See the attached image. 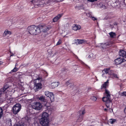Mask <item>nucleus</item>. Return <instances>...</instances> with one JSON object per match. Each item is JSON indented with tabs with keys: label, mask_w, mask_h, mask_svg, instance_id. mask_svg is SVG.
Segmentation results:
<instances>
[{
	"label": "nucleus",
	"mask_w": 126,
	"mask_h": 126,
	"mask_svg": "<svg viewBox=\"0 0 126 126\" xmlns=\"http://www.w3.org/2000/svg\"><path fill=\"white\" fill-rule=\"evenodd\" d=\"M39 122L41 126H49L50 120L48 113L44 112L42 114Z\"/></svg>",
	"instance_id": "nucleus-1"
},
{
	"label": "nucleus",
	"mask_w": 126,
	"mask_h": 126,
	"mask_svg": "<svg viewBox=\"0 0 126 126\" xmlns=\"http://www.w3.org/2000/svg\"><path fill=\"white\" fill-rule=\"evenodd\" d=\"M27 30L29 33L32 35H36L40 33V30L39 29L34 25H32L29 26Z\"/></svg>",
	"instance_id": "nucleus-2"
},
{
	"label": "nucleus",
	"mask_w": 126,
	"mask_h": 126,
	"mask_svg": "<svg viewBox=\"0 0 126 126\" xmlns=\"http://www.w3.org/2000/svg\"><path fill=\"white\" fill-rule=\"evenodd\" d=\"M105 92L106 96L103 97L102 100L103 101L106 102V106L107 108H109L110 107L109 103L111 102L110 98V94L109 92L106 89H105Z\"/></svg>",
	"instance_id": "nucleus-3"
},
{
	"label": "nucleus",
	"mask_w": 126,
	"mask_h": 126,
	"mask_svg": "<svg viewBox=\"0 0 126 126\" xmlns=\"http://www.w3.org/2000/svg\"><path fill=\"white\" fill-rule=\"evenodd\" d=\"M41 80V78H38L34 81V83L33 89L35 92L37 91L42 87V85L40 83Z\"/></svg>",
	"instance_id": "nucleus-4"
},
{
	"label": "nucleus",
	"mask_w": 126,
	"mask_h": 126,
	"mask_svg": "<svg viewBox=\"0 0 126 126\" xmlns=\"http://www.w3.org/2000/svg\"><path fill=\"white\" fill-rule=\"evenodd\" d=\"M21 108V106L20 104L16 103L13 107V112L14 114H16L20 111Z\"/></svg>",
	"instance_id": "nucleus-5"
},
{
	"label": "nucleus",
	"mask_w": 126,
	"mask_h": 126,
	"mask_svg": "<svg viewBox=\"0 0 126 126\" xmlns=\"http://www.w3.org/2000/svg\"><path fill=\"white\" fill-rule=\"evenodd\" d=\"M42 107V105L41 104L38 102H35L32 104V108L36 110H40Z\"/></svg>",
	"instance_id": "nucleus-6"
},
{
	"label": "nucleus",
	"mask_w": 126,
	"mask_h": 126,
	"mask_svg": "<svg viewBox=\"0 0 126 126\" xmlns=\"http://www.w3.org/2000/svg\"><path fill=\"white\" fill-rule=\"evenodd\" d=\"M39 100L41 101L42 103L46 107L47 106V99L45 98V97L43 96H41L39 97Z\"/></svg>",
	"instance_id": "nucleus-7"
},
{
	"label": "nucleus",
	"mask_w": 126,
	"mask_h": 126,
	"mask_svg": "<svg viewBox=\"0 0 126 126\" xmlns=\"http://www.w3.org/2000/svg\"><path fill=\"white\" fill-rule=\"evenodd\" d=\"M111 44L110 41H108L104 43H102L101 46L103 48H108Z\"/></svg>",
	"instance_id": "nucleus-8"
},
{
	"label": "nucleus",
	"mask_w": 126,
	"mask_h": 126,
	"mask_svg": "<svg viewBox=\"0 0 126 126\" xmlns=\"http://www.w3.org/2000/svg\"><path fill=\"white\" fill-rule=\"evenodd\" d=\"M74 41L75 42L74 44H76L77 43V42H78L79 44H81L83 43H85L87 42L86 41L84 40H79L78 39L77 40H75Z\"/></svg>",
	"instance_id": "nucleus-9"
},
{
	"label": "nucleus",
	"mask_w": 126,
	"mask_h": 126,
	"mask_svg": "<svg viewBox=\"0 0 126 126\" xmlns=\"http://www.w3.org/2000/svg\"><path fill=\"white\" fill-rule=\"evenodd\" d=\"M62 14L58 15L53 19V22H57L62 16Z\"/></svg>",
	"instance_id": "nucleus-10"
},
{
	"label": "nucleus",
	"mask_w": 126,
	"mask_h": 126,
	"mask_svg": "<svg viewBox=\"0 0 126 126\" xmlns=\"http://www.w3.org/2000/svg\"><path fill=\"white\" fill-rule=\"evenodd\" d=\"M119 55L125 58V56L126 54V52L122 50H120L119 52Z\"/></svg>",
	"instance_id": "nucleus-11"
},
{
	"label": "nucleus",
	"mask_w": 126,
	"mask_h": 126,
	"mask_svg": "<svg viewBox=\"0 0 126 126\" xmlns=\"http://www.w3.org/2000/svg\"><path fill=\"white\" fill-rule=\"evenodd\" d=\"M73 27V29L75 31L80 30L81 28V26L79 25L74 24Z\"/></svg>",
	"instance_id": "nucleus-12"
},
{
	"label": "nucleus",
	"mask_w": 126,
	"mask_h": 126,
	"mask_svg": "<svg viewBox=\"0 0 126 126\" xmlns=\"http://www.w3.org/2000/svg\"><path fill=\"white\" fill-rule=\"evenodd\" d=\"M58 82H54L51 83V87L52 88H54L57 87L59 85Z\"/></svg>",
	"instance_id": "nucleus-13"
},
{
	"label": "nucleus",
	"mask_w": 126,
	"mask_h": 126,
	"mask_svg": "<svg viewBox=\"0 0 126 126\" xmlns=\"http://www.w3.org/2000/svg\"><path fill=\"white\" fill-rule=\"evenodd\" d=\"M115 64L118 65L121 63V59L120 58H118L115 60Z\"/></svg>",
	"instance_id": "nucleus-14"
},
{
	"label": "nucleus",
	"mask_w": 126,
	"mask_h": 126,
	"mask_svg": "<svg viewBox=\"0 0 126 126\" xmlns=\"http://www.w3.org/2000/svg\"><path fill=\"white\" fill-rule=\"evenodd\" d=\"M12 33L10 31H9L7 30H6L3 34V36H5L9 34L10 35Z\"/></svg>",
	"instance_id": "nucleus-15"
},
{
	"label": "nucleus",
	"mask_w": 126,
	"mask_h": 126,
	"mask_svg": "<svg viewBox=\"0 0 126 126\" xmlns=\"http://www.w3.org/2000/svg\"><path fill=\"white\" fill-rule=\"evenodd\" d=\"M110 37L112 38H114L116 36V34L115 33L111 32L109 33Z\"/></svg>",
	"instance_id": "nucleus-16"
},
{
	"label": "nucleus",
	"mask_w": 126,
	"mask_h": 126,
	"mask_svg": "<svg viewBox=\"0 0 126 126\" xmlns=\"http://www.w3.org/2000/svg\"><path fill=\"white\" fill-rule=\"evenodd\" d=\"M50 28L49 27H46L45 26L43 30V31L44 32H46L47 31H48Z\"/></svg>",
	"instance_id": "nucleus-17"
},
{
	"label": "nucleus",
	"mask_w": 126,
	"mask_h": 126,
	"mask_svg": "<svg viewBox=\"0 0 126 126\" xmlns=\"http://www.w3.org/2000/svg\"><path fill=\"white\" fill-rule=\"evenodd\" d=\"M83 116L81 114L79 115V116L77 122H81L83 120Z\"/></svg>",
	"instance_id": "nucleus-18"
},
{
	"label": "nucleus",
	"mask_w": 126,
	"mask_h": 126,
	"mask_svg": "<svg viewBox=\"0 0 126 126\" xmlns=\"http://www.w3.org/2000/svg\"><path fill=\"white\" fill-rule=\"evenodd\" d=\"M9 87V86L7 83H5L4 86L1 89H3L4 91Z\"/></svg>",
	"instance_id": "nucleus-19"
},
{
	"label": "nucleus",
	"mask_w": 126,
	"mask_h": 126,
	"mask_svg": "<svg viewBox=\"0 0 126 126\" xmlns=\"http://www.w3.org/2000/svg\"><path fill=\"white\" fill-rule=\"evenodd\" d=\"M108 83V80L107 81L105 82L103 84V85L101 86V89L104 88H105L107 85V84Z\"/></svg>",
	"instance_id": "nucleus-20"
},
{
	"label": "nucleus",
	"mask_w": 126,
	"mask_h": 126,
	"mask_svg": "<svg viewBox=\"0 0 126 126\" xmlns=\"http://www.w3.org/2000/svg\"><path fill=\"white\" fill-rule=\"evenodd\" d=\"M52 92H50L48 91H46L45 92V94L47 97H49L52 94Z\"/></svg>",
	"instance_id": "nucleus-21"
},
{
	"label": "nucleus",
	"mask_w": 126,
	"mask_h": 126,
	"mask_svg": "<svg viewBox=\"0 0 126 126\" xmlns=\"http://www.w3.org/2000/svg\"><path fill=\"white\" fill-rule=\"evenodd\" d=\"M50 99V100L51 102H53L54 100V95L53 94V93H52V94L51 95H50L49 97Z\"/></svg>",
	"instance_id": "nucleus-22"
},
{
	"label": "nucleus",
	"mask_w": 126,
	"mask_h": 126,
	"mask_svg": "<svg viewBox=\"0 0 126 126\" xmlns=\"http://www.w3.org/2000/svg\"><path fill=\"white\" fill-rule=\"evenodd\" d=\"M65 84L67 86H68V85H69L70 86H73V84L70 83V82L68 80L65 83Z\"/></svg>",
	"instance_id": "nucleus-23"
},
{
	"label": "nucleus",
	"mask_w": 126,
	"mask_h": 126,
	"mask_svg": "<svg viewBox=\"0 0 126 126\" xmlns=\"http://www.w3.org/2000/svg\"><path fill=\"white\" fill-rule=\"evenodd\" d=\"M45 24H40L38 26V27H38V28L39 29V30H40V29H43V28L45 26Z\"/></svg>",
	"instance_id": "nucleus-24"
},
{
	"label": "nucleus",
	"mask_w": 126,
	"mask_h": 126,
	"mask_svg": "<svg viewBox=\"0 0 126 126\" xmlns=\"http://www.w3.org/2000/svg\"><path fill=\"white\" fill-rule=\"evenodd\" d=\"M110 70V68H106L104 69L102 71V72H103V71H104L106 74L108 73L110 74L109 70Z\"/></svg>",
	"instance_id": "nucleus-25"
},
{
	"label": "nucleus",
	"mask_w": 126,
	"mask_h": 126,
	"mask_svg": "<svg viewBox=\"0 0 126 126\" xmlns=\"http://www.w3.org/2000/svg\"><path fill=\"white\" fill-rule=\"evenodd\" d=\"M116 121V119H111L110 120L109 122L111 124H113Z\"/></svg>",
	"instance_id": "nucleus-26"
},
{
	"label": "nucleus",
	"mask_w": 126,
	"mask_h": 126,
	"mask_svg": "<svg viewBox=\"0 0 126 126\" xmlns=\"http://www.w3.org/2000/svg\"><path fill=\"white\" fill-rule=\"evenodd\" d=\"M3 114V110L2 108L0 107V119L1 118Z\"/></svg>",
	"instance_id": "nucleus-27"
},
{
	"label": "nucleus",
	"mask_w": 126,
	"mask_h": 126,
	"mask_svg": "<svg viewBox=\"0 0 126 126\" xmlns=\"http://www.w3.org/2000/svg\"><path fill=\"white\" fill-rule=\"evenodd\" d=\"M14 126H24V125L22 123L18 122Z\"/></svg>",
	"instance_id": "nucleus-28"
},
{
	"label": "nucleus",
	"mask_w": 126,
	"mask_h": 126,
	"mask_svg": "<svg viewBox=\"0 0 126 126\" xmlns=\"http://www.w3.org/2000/svg\"><path fill=\"white\" fill-rule=\"evenodd\" d=\"M18 70V68L15 67L13 70H12L11 71V73L12 72H16Z\"/></svg>",
	"instance_id": "nucleus-29"
},
{
	"label": "nucleus",
	"mask_w": 126,
	"mask_h": 126,
	"mask_svg": "<svg viewBox=\"0 0 126 126\" xmlns=\"http://www.w3.org/2000/svg\"><path fill=\"white\" fill-rule=\"evenodd\" d=\"M100 5V7L102 8L103 9H106V7L105 6V5L102 4V3L99 4Z\"/></svg>",
	"instance_id": "nucleus-30"
},
{
	"label": "nucleus",
	"mask_w": 126,
	"mask_h": 126,
	"mask_svg": "<svg viewBox=\"0 0 126 126\" xmlns=\"http://www.w3.org/2000/svg\"><path fill=\"white\" fill-rule=\"evenodd\" d=\"M4 90L3 89L1 88L0 90V96L1 95L3 94L4 93Z\"/></svg>",
	"instance_id": "nucleus-31"
},
{
	"label": "nucleus",
	"mask_w": 126,
	"mask_h": 126,
	"mask_svg": "<svg viewBox=\"0 0 126 126\" xmlns=\"http://www.w3.org/2000/svg\"><path fill=\"white\" fill-rule=\"evenodd\" d=\"M112 75L114 77L116 78L117 79H118L119 78L118 77L117 75V74H116L114 73H112Z\"/></svg>",
	"instance_id": "nucleus-32"
},
{
	"label": "nucleus",
	"mask_w": 126,
	"mask_h": 126,
	"mask_svg": "<svg viewBox=\"0 0 126 126\" xmlns=\"http://www.w3.org/2000/svg\"><path fill=\"white\" fill-rule=\"evenodd\" d=\"M62 42L61 40V39H60L57 42V44L56 45H59Z\"/></svg>",
	"instance_id": "nucleus-33"
},
{
	"label": "nucleus",
	"mask_w": 126,
	"mask_h": 126,
	"mask_svg": "<svg viewBox=\"0 0 126 126\" xmlns=\"http://www.w3.org/2000/svg\"><path fill=\"white\" fill-rule=\"evenodd\" d=\"M91 98L92 100H93L94 101H95L96 99V98L94 96L92 97Z\"/></svg>",
	"instance_id": "nucleus-34"
},
{
	"label": "nucleus",
	"mask_w": 126,
	"mask_h": 126,
	"mask_svg": "<svg viewBox=\"0 0 126 126\" xmlns=\"http://www.w3.org/2000/svg\"><path fill=\"white\" fill-rule=\"evenodd\" d=\"M126 60H125V59L124 58H122L121 59V63H122L123 62L126 61Z\"/></svg>",
	"instance_id": "nucleus-35"
},
{
	"label": "nucleus",
	"mask_w": 126,
	"mask_h": 126,
	"mask_svg": "<svg viewBox=\"0 0 126 126\" xmlns=\"http://www.w3.org/2000/svg\"><path fill=\"white\" fill-rule=\"evenodd\" d=\"M88 1L91 2H94L95 1H96L97 0H87Z\"/></svg>",
	"instance_id": "nucleus-36"
},
{
	"label": "nucleus",
	"mask_w": 126,
	"mask_h": 126,
	"mask_svg": "<svg viewBox=\"0 0 126 126\" xmlns=\"http://www.w3.org/2000/svg\"><path fill=\"white\" fill-rule=\"evenodd\" d=\"M92 19L94 20H97V19L96 18H95L94 17H92Z\"/></svg>",
	"instance_id": "nucleus-37"
},
{
	"label": "nucleus",
	"mask_w": 126,
	"mask_h": 126,
	"mask_svg": "<svg viewBox=\"0 0 126 126\" xmlns=\"http://www.w3.org/2000/svg\"><path fill=\"white\" fill-rule=\"evenodd\" d=\"M122 94L126 96V92H124L122 93Z\"/></svg>",
	"instance_id": "nucleus-38"
},
{
	"label": "nucleus",
	"mask_w": 126,
	"mask_h": 126,
	"mask_svg": "<svg viewBox=\"0 0 126 126\" xmlns=\"http://www.w3.org/2000/svg\"><path fill=\"white\" fill-rule=\"evenodd\" d=\"M85 113V111L84 110H82V115H83Z\"/></svg>",
	"instance_id": "nucleus-39"
},
{
	"label": "nucleus",
	"mask_w": 126,
	"mask_h": 126,
	"mask_svg": "<svg viewBox=\"0 0 126 126\" xmlns=\"http://www.w3.org/2000/svg\"><path fill=\"white\" fill-rule=\"evenodd\" d=\"M117 3H118V2H115V3H114V4H116V5H115V6H117L118 5H117Z\"/></svg>",
	"instance_id": "nucleus-40"
},
{
	"label": "nucleus",
	"mask_w": 126,
	"mask_h": 126,
	"mask_svg": "<svg viewBox=\"0 0 126 126\" xmlns=\"http://www.w3.org/2000/svg\"><path fill=\"white\" fill-rule=\"evenodd\" d=\"M117 24H117V23L116 22H115L113 23V24L114 25H117Z\"/></svg>",
	"instance_id": "nucleus-41"
},
{
	"label": "nucleus",
	"mask_w": 126,
	"mask_h": 126,
	"mask_svg": "<svg viewBox=\"0 0 126 126\" xmlns=\"http://www.w3.org/2000/svg\"><path fill=\"white\" fill-rule=\"evenodd\" d=\"M14 55V54H12L10 55V56H13Z\"/></svg>",
	"instance_id": "nucleus-42"
},
{
	"label": "nucleus",
	"mask_w": 126,
	"mask_h": 126,
	"mask_svg": "<svg viewBox=\"0 0 126 126\" xmlns=\"http://www.w3.org/2000/svg\"><path fill=\"white\" fill-rule=\"evenodd\" d=\"M104 110L105 111H106L107 110V109H106L105 108L104 109Z\"/></svg>",
	"instance_id": "nucleus-43"
},
{
	"label": "nucleus",
	"mask_w": 126,
	"mask_h": 126,
	"mask_svg": "<svg viewBox=\"0 0 126 126\" xmlns=\"http://www.w3.org/2000/svg\"><path fill=\"white\" fill-rule=\"evenodd\" d=\"M18 65V64L17 63H16V65H15V66H17V65Z\"/></svg>",
	"instance_id": "nucleus-44"
},
{
	"label": "nucleus",
	"mask_w": 126,
	"mask_h": 126,
	"mask_svg": "<svg viewBox=\"0 0 126 126\" xmlns=\"http://www.w3.org/2000/svg\"><path fill=\"white\" fill-rule=\"evenodd\" d=\"M88 57L89 58H91V56L90 55H89L88 56Z\"/></svg>",
	"instance_id": "nucleus-45"
},
{
	"label": "nucleus",
	"mask_w": 126,
	"mask_h": 126,
	"mask_svg": "<svg viewBox=\"0 0 126 126\" xmlns=\"http://www.w3.org/2000/svg\"><path fill=\"white\" fill-rule=\"evenodd\" d=\"M98 80V79H96V80H97V81Z\"/></svg>",
	"instance_id": "nucleus-46"
}]
</instances>
